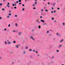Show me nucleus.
Segmentation results:
<instances>
[{
	"label": "nucleus",
	"mask_w": 65,
	"mask_h": 65,
	"mask_svg": "<svg viewBox=\"0 0 65 65\" xmlns=\"http://www.w3.org/2000/svg\"><path fill=\"white\" fill-rule=\"evenodd\" d=\"M16 8H17V7H14V9H16Z\"/></svg>",
	"instance_id": "a19ab883"
},
{
	"label": "nucleus",
	"mask_w": 65,
	"mask_h": 65,
	"mask_svg": "<svg viewBox=\"0 0 65 65\" xmlns=\"http://www.w3.org/2000/svg\"><path fill=\"white\" fill-rule=\"evenodd\" d=\"M36 4H37V2H36L35 3V5H36Z\"/></svg>",
	"instance_id": "cd10ccee"
},
{
	"label": "nucleus",
	"mask_w": 65,
	"mask_h": 65,
	"mask_svg": "<svg viewBox=\"0 0 65 65\" xmlns=\"http://www.w3.org/2000/svg\"><path fill=\"white\" fill-rule=\"evenodd\" d=\"M32 51V50L31 49H30L29 50V51Z\"/></svg>",
	"instance_id": "37998d69"
},
{
	"label": "nucleus",
	"mask_w": 65,
	"mask_h": 65,
	"mask_svg": "<svg viewBox=\"0 0 65 65\" xmlns=\"http://www.w3.org/2000/svg\"><path fill=\"white\" fill-rule=\"evenodd\" d=\"M35 50H34L33 51V52H35Z\"/></svg>",
	"instance_id": "774afa93"
},
{
	"label": "nucleus",
	"mask_w": 65,
	"mask_h": 65,
	"mask_svg": "<svg viewBox=\"0 0 65 65\" xmlns=\"http://www.w3.org/2000/svg\"><path fill=\"white\" fill-rule=\"evenodd\" d=\"M50 31H53V30H52V29H50Z\"/></svg>",
	"instance_id": "4c0bfd02"
},
{
	"label": "nucleus",
	"mask_w": 65,
	"mask_h": 65,
	"mask_svg": "<svg viewBox=\"0 0 65 65\" xmlns=\"http://www.w3.org/2000/svg\"><path fill=\"white\" fill-rule=\"evenodd\" d=\"M36 14L37 15H38V13H36Z\"/></svg>",
	"instance_id": "4d7b16f0"
},
{
	"label": "nucleus",
	"mask_w": 65,
	"mask_h": 65,
	"mask_svg": "<svg viewBox=\"0 0 65 65\" xmlns=\"http://www.w3.org/2000/svg\"><path fill=\"white\" fill-rule=\"evenodd\" d=\"M45 11H46V12H48V10L47 9L45 10Z\"/></svg>",
	"instance_id": "4468645a"
},
{
	"label": "nucleus",
	"mask_w": 65,
	"mask_h": 65,
	"mask_svg": "<svg viewBox=\"0 0 65 65\" xmlns=\"http://www.w3.org/2000/svg\"><path fill=\"white\" fill-rule=\"evenodd\" d=\"M41 11H42V12L43 11V9H42L41 10Z\"/></svg>",
	"instance_id": "412c9836"
},
{
	"label": "nucleus",
	"mask_w": 65,
	"mask_h": 65,
	"mask_svg": "<svg viewBox=\"0 0 65 65\" xmlns=\"http://www.w3.org/2000/svg\"><path fill=\"white\" fill-rule=\"evenodd\" d=\"M4 30H5V31H6V29H5Z\"/></svg>",
	"instance_id": "3c124183"
},
{
	"label": "nucleus",
	"mask_w": 65,
	"mask_h": 65,
	"mask_svg": "<svg viewBox=\"0 0 65 65\" xmlns=\"http://www.w3.org/2000/svg\"><path fill=\"white\" fill-rule=\"evenodd\" d=\"M50 48H52V46H50Z\"/></svg>",
	"instance_id": "2f4dec72"
},
{
	"label": "nucleus",
	"mask_w": 65,
	"mask_h": 65,
	"mask_svg": "<svg viewBox=\"0 0 65 65\" xmlns=\"http://www.w3.org/2000/svg\"><path fill=\"white\" fill-rule=\"evenodd\" d=\"M27 1H28V0H25V2H27Z\"/></svg>",
	"instance_id": "bf43d9fd"
},
{
	"label": "nucleus",
	"mask_w": 65,
	"mask_h": 65,
	"mask_svg": "<svg viewBox=\"0 0 65 65\" xmlns=\"http://www.w3.org/2000/svg\"><path fill=\"white\" fill-rule=\"evenodd\" d=\"M16 3H19V2L18 1H17L16 2Z\"/></svg>",
	"instance_id": "09e8293b"
},
{
	"label": "nucleus",
	"mask_w": 65,
	"mask_h": 65,
	"mask_svg": "<svg viewBox=\"0 0 65 65\" xmlns=\"http://www.w3.org/2000/svg\"><path fill=\"white\" fill-rule=\"evenodd\" d=\"M53 6H55V3H53V4L52 5Z\"/></svg>",
	"instance_id": "0eeeda50"
},
{
	"label": "nucleus",
	"mask_w": 65,
	"mask_h": 65,
	"mask_svg": "<svg viewBox=\"0 0 65 65\" xmlns=\"http://www.w3.org/2000/svg\"><path fill=\"white\" fill-rule=\"evenodd\" d=\"M23 43H24L25 42V40H23Z\"/></svg>",
	"instance_id": "58836bf2"
},
{
	"label": "nucleus",
	"mask_w": 65,
	"mask_h": 65,
	"mask_svg": "<svg viewBox=\"0 0 65 65\" xmlns=\"http://www.w3.org/2000/svg\"><path fill=\"white\" fill-rule=\"evenodd\" d=\"M52 20H54V18H52Z\"/></svg>",
	"instance_id": "bb28decb"
},
{
	"label": "nucleus",
	"mask_w": 65,
	"mask_h": 65,
	"mask_svg": "<svg viewBox=\"0 0 65 65\" xmlns=\"http://www.w3.org/2000/svg\"><path fill=\"white\" fill-rule=\"evenodd\" d=\"M19 4L20 5V4H22V3H19Z\"/></svg>",
	"instance_id": "49530a36"
},
{
	"label": "nucleus",
	"mask_w": 65,
	"mask_h": 65,
	"mask_svg": "<svg viewBox=\"0 0 65 65\" xmlns=\"http://www.w3.org/2000/svg\"><path fill=\"white\" fill-rule=\"evenodd\" d=\"M32 32H33L34 31V29H32Z\"/></svg>",
	"instance_id": "aec40b11"
},
{
	"label": "nucleus",
	"mask_w": 65,
	"mask_h": 65,
	"mask_svg": "<svg viewBox=\"0 0 65 65\" xmlns=\"http://www.w3.org/2000/svg\"><path fill=\"white\" fill-rule=\"evenodd\" d=\"M9 15H11V13H9Z\"/></svg>",
	"instance_id": "c9c22d12"
},
{
	"label": "nucleus",
	"mask_w": 65,
	"mask_h": 65,
	"mask_svg": "<svg viewBox=\"0 0 65 65\" xmlns=\"http://www.w3.org/2000/svg\"><path fill=\"white\" fill-rule=\"evenodd\" d=\"M13 7H11V9H13Z\"/></svg>",
	"instance_id": "a878e982"
},
{
	"label": "nucleus",
	"mask_w": 65,
	"mask_h": 65,
	"mask_svg": "<svg viewBox=\"0 0 65 65\" xmlns=\"http://www.w3.org/2000/svg\"><path fill=\"white\" fill-rule=\"evenodd\" d=\"M40 18H41H41H42V16L40 17Z\"/></svg>",
	"instance_id": "052dcab7"
},
{
	"label": "nucleus",
	"mask_w": 65,
	"mask_h": 65,
	"mask_svg": "<svg viewBox=\"0 0 65 65\" xmlns=\"http://www.w3.org/2000/svg\"><path fill=\"white\" fill-rule=\"evenodd\" d=\"M21 49H24V48L23 47H21Z\"/></svg>",
	"instance_id": "72a5a7b5"
},
{
	"label": "nucleus",
	"mask_w": 65,
	"mask_h": 65,
	"mask_svg": "<svg viewBox=\"0 0 65 65\" xmlns=\"http://www.w3.org/2000/svg\"><path fill=\"white\" fill-rule=\"evenodd\" d=\"M5 0H4L3 1V2H5Z\"/></svg>",
	"instance_id": "338daca9"
},
{
	"label": "nucleus",
	"mask_w": 65,
	"mask_h": 65,
	"mask_svg": "<svg viewBox=\"0 0 65 65\" xmlns=\"http://www.w3.org/2000/svg\"><path fill=\"white\" fill-rule=\"evenodd\" d=\"M38 27H39V29H40V28H41V27L40 26V25Z\"/></svg>",
	"instance_id": "f8f14e48"
},
{
	"label": "nucleus",
	"mask_w": 65,
	"mask_h": 65,
	"mask_svg": "<svg viewBox=\"0 0 65 65\" xmlns=\"http://www.w3.org/2000/svg\"><path fill=\"white\" fill-rule=\"evenodd\" d=\"M8 5H9V3H7Z\"/></svg>",
	"instance_id": "6e6d98bb"
},
{
	"label": "nucleus",
	"mask_w": 65,
	"mask_h": 65,
	"mask_svg": "<svg viewBox=\"0 0 65 65\" xmlns=\"http://www.w3.org/2000/svg\"><path fill=\"white\" fill-rule=\"evenodd\" d=\"M56 51H57V52H59V50H57Z\"/></svg>",
	"instance_id": "8fccbe9b"
},
{
	"label": "nucleus",
	"mask_w": 65,
	"mask_h": 65,
	"mask_svg": "<svg viewBox=\"0 0 65 65\" xmlns=\"http://www.w3.org/2000/svg\"><path fill=\"white\" fill-rule=\"evenodd\" d=\"M16 25V27H18V24H15Z\"/></svg>",
	"instance_id": "4be33fe9"
},
{
	"label": "nucleus",
	"mask_w": 65,
	"mask_h": 65,
	"mask_svg": "<svg viewBox=\"0 0 65 65\" xmlns=\"http://www.w3.org/2000/svg\"><path fill=\"white\" fill-rule=\"evenodd\" d=\"M47 4H48V5H50V3L49 2H48L47 3Z\"/></svg>",
	"instance_id": "7c9ffc66"
},
{
	"label": "nucleus",
	"mask_w": 65,
	"mask_h": 65,
	"mask_svg": "<svg viewBox=\"0 0 65 65\" xmlns=\"http://www.w3.org/2000/svg\"><path fill=\"white\" fill-rule=\"evenodd\" d=\"M36 53H38V52L37 51H36Z\"/></svg>",
	"instance_id": "5fc2aeb1"
},
{
	"label": "nucleus",
	"mask_w": 65,
	"mask_h": 65,
	"mask_svg": "<svg viewBox=\"0 0 65 65\" xmlns=\"http://www.w3.org/2000/svg\"><path fill=\"white\" fill-rule=\"evenodd\" d=\"M25 10V9L24 8H23L22 9V10H23V11H24Z\"/></svg>",
	"instance_id": "e433bc0d"
},
{
	"label": "nucleus",
	"mask_w": 65,
	"mask_h": 65,
	"mask_svg": "<svg viewBox=\"0 0 65 65\" xmlns=\"http://www.w3.org/2000/svg\"><path fill=\"white\" fill-rule=\"evenodd\" d=\"M5 44H7V42H6V41H5Z\"/></svg>",
	"instance_id": "9b49d317"
},
{
	"label": "nucleus",
	"mask_w": 65,
	"mask_h": 65,
	"mask_svg": "<svg viewBox=\"0 0 65 65\" xmlns=\"http://www.w3.org/2000/svg\"><path fill=\"white\" fill-rule=\"evenodd\" d=\"M2 10H5V9H4L2 8Z\"/></svg>",
	"instance_id": "f704fd0d"
},
{
	"label": "nucleus",
	"mask_w": 65,
	"mask_h": 65,
	"mask_svg": "<svg viewBox=\"0 0 65 65\" xmlns=\"http://www.w3.org/2000/svg\"><path fill=\"white\" fill-rule=\"evenodd\" d=\"M15 17H18V15H15Z\"/></svg>",
	"instance_id": "b1692460"
},
{
	"label": "nucleus",
	"mask_w": 65,
	"mask_h": 65,
	"mask_svg": "<svg viewBox=\"0 0 65 65\" xmlns=\"http://www.w3.org/2000/svg\"><path fill=\"white\" fill-rule=\"evenodd\" d=\"M7 18H9V16L8 15V16H7Z\"/></svg>",
	"instance_id": "473e14b6"
},
{
	"label": "nucleus",
	"mask_w": 65,
	"mask_h": 65,
	"mask_svg": "<svg viewBox=\"0 0 65 65\" xmlns=\"http://www.w3.org/2000/svg\"><path fill=\"white\" fill-rule=\"evenodd\" d=\"M65 23H63L62 24V25H63V26H65Z\"/></svg>",
	"instance_id": "dca6fc26"
},
{
	"label": "nucleus",
	"mask_w": 65,
	"mask_h": 65,
	"mask_svg": "<svg viewBox=\"0 0 65 65\" xmlns=\"http://www.w3.org/2000/svg\"><path fill=\"white\" fill-rule=\"evenodd\" d=\"M33 9H36V8H35V7H34V8H33Z\"/></svg>",
	"instance_id": "603ef678"
},
{
	"label": "nucleus",
	"mask_w": 65,
	"mask_h": 65,
	"mask_svg": "<svg viewBox=\"0 0 65 65\" xmlns=\"http://www.w3.org/2000/svg\"><path fill=\"white\" fill-rule=\"evenodd\" d=\"M47 25V23H45L43 24V25Z\"/></svg>",
	"instance_id": "423d86ee"
},
{
	"label": "nucleus",
	"mask_w": 65,
	"mask_h": 65,
	"mask_svg": "<svg viewBox=\"0 0 65 65\" xmlns=\"http://www.w3.org/2000/svg\"><path fill=\"white\" fill-rule=\"evenodd\" d=\"M62 46V45H59L58 46V47L59 48H60Z\"/></svg>",
	"instance_id": "f03ea898"
},
{
	"label": "nucleus",
	"mask_w": 65,
	"mask_h": 65,
	"mask_svg": "<svg viewBox=\"0 0 65 65\" xmlns=\"http://www.w3.org/2000/svg\"><path fill=\"white\" fill-rule=\"evenodd\" d=\"M25 53H26V51H23V53L24 54H25Z\"/></svg>",
	"instance_id": "2eb2a0df"
},
{
	"label": "nucleus",
	"mask_w": 65,
	"mask_h": 65,
	"mask_svg": "<svg viewBox=\"0 0 65 65\" xmlns=\"http://www.w3.org/2000/svg\"><path fill=\"white\" fill-rule=\"evenodd\" d=\"M36 21L37 22L38 24H40V22L39 21H38V20H36Z\"/></svg>",
	"instance_id": "7ed1b4c3"
},
{
	"label": "nucleus",
	"mask_w": 65,
	"mask_h": 65,
	"mask_svg": "<svg viewBox=\"0 0 65 65\" xmlns=\"http://www.w3.org/2000/svg\"><path fill=\"white\" fill-rule=\"evenodd\" d=\"M30 39H31L32 40H33V41H35V39H34V38L32 36H31L30 37Z\"/></svg>",
	"instance_id": "f257e3e1"
},
{
	"label": "nucleus",
	"mask_w": 65,
	"mask_h": 65,
	"mask_svg": "<svg viewBox=\"0 0 65 65\" xmlns=\"http://www.w3.org/2000/svg\"><path fill=\"white\" fill-rule=\"evenodd\" d=\"M57 35H58V36H60V34H58V33H57L56 34Z\"/></svg>",
	"instance_id": "39448f33"
},
{
	"label": "nucleus",
	"mask_w": 65,
	"mask_h": 65,
	"mask_svg": "<svg viewBox=\"0 0 65 65\" xmlns=\"http://www.w3.org/2000/svg\"><path fill=\"white\" fill-rule=\"evenodd\" d=\"M11 43V42H8V44H10Z\"/></svg>",
	"instance_id": "5701e85b"
},
{
	"label": "nucleus",
	"mask_w": 65,
	"mask_h": 65,
	"mask_svg": "<svg viewBox=\"0 0 65 65\" xmlns=\"http://www.w3.org/2000/svg\"><path fill=\"white\" fill-rule=\"evenodd\" d=\"M19 2H21V1H21V0H19Z\"/></svg>",
	"instance_id": "6ab92c4d"
},
{
	"label": "nucleus",
	"mask_w": 65,
	"mask_h": 65,
	"mask_svg": "<svg viewBox=\"0 0 65 65\" xmlns=\"http://www.w3.org/2000/svg\"><path fill=\"white\" fill-rule=\"evenodd\" d=\"M25 48L26 50H27V49H28V47H25Z\"/></svg>",
	"instance_id": "1a4fd4ad"
},
{
	"label": "nucleus",
	"mask_w": 65,
	"mask_h": 65,
	"mask_svg": "<svg viewBox=\"0 0 65 65\" xmlns=\"http://www.w3.org/2000/svg\"><path fill=\"white\" fill-rule=\"evenodd\" d=\"M7 6L8 7H9V6H8V5H7Z\"/></svg>",
	"instance_id": "69168bd1"
},
{
	"label": "nucleus",
	"mask_w": 65,
	"mask_h": 65,
	"mask_svg": "<svg viewBox=\"0 0 65 65\" xmlns=\"http://www.w3.org/2000/svg\"><path fill=\"white\" fill-rule=\"evenodd\" d=\"M2 59V57L1 56H0V59Z\"/></svg>",
	"instance_id": "79ce46f5"
},
{
	"label": "nucleus",
	"mask_w": 65,
	"mask_h": 65,
	"mask_svg": "<svg viewBox=\"0 0 65 65\" xmlns=\"http://www.w3.org/2000/svg\"><path fill=\"white\" fill-rule=\"evenodd\" d=\"M0 19H1V20H2V18H1V17H0Z\"/></svg>",
	"instance_id": "680f3d73"
},
{
	"label": "nucleus",
	"mask_w": 65,
	"mask_h": 65,
	"mask_svg": "<svg viewBox=\"0 0 65 65\" xmlns=\"http://www.w3.org/2000/svg\"><path fill=\"white\" fill-rule=\"evenodd\" d=\"M54 23H56V22H57V21H56V20L54 21Z\"/></svg>",
	"instance_id": "c03bdc74"
},
{
	"label": "nucleus",
	"mask_w": 65,
	"mask_h": 65,
	"mask_svg": "<svg viewBox=\"0 0 65 65\" xmlns=\"http://www.w3.org/2000/svg\"><path fill=\"white\" fill-rule=\"evenodd\" d=\"M63 41V39H62L60 41V42H62V41Z\"/></svg>",
	"instance_id": "9d476101"
},
{
	"label": "nucleus",
	"mask_w": 65,
	"mask_h": 65,
	"mask_svg": "<svg viewBox=\"0 0 65 65\" xmlns=\"http://www.w3.org/2000/svg\"><path fill=\"white\" fill-rule=\"evenodd\" d=\"M8 27H10V24H9L8 25Z\"/></svg>",
	"instance_id": "a18cd8bd"
},
{
	"label": "nucleus",
	"mask_w": 65,
	"mask_h": 65,
	"mask_svg": "<svg viewBox=\"0 0 65 65\" xmlns=\"http://www.w3.org/2000/svg\"><path fill=\"white\" fill-rule=\"evenodd\" d=\"M9 12H11V10H9Z\"/></svg>",
	"instance_id": "e2e57ef3"
},
{
	"label": "nucleus",
	"mask_w": 65,
	"mask_h": 65,
	"mask_svg": "<svg viewBox=\"0 0 65 65\" xmlns=\"http://www.w3.org/2000/svg\"><path fill=\"white\" fill-rule=\"evenodd\" d=\"M22 6H25V5H24L23 4H22Z\"/></svg>",
	"instance_id": "de8ad7c7"
},
{
	"label": "nucleus",
	"mask_w": 65,
	"mask_h": 65,
	"mask_svg": "<svg viewBox=\"0 0 65 65\" xmlns=\"http://www.w3.org/2000/svg\"><path fill=\"white\" fill-rule=\"evenodd\" d=\"M55 39H56V38H54L53 39V40L54 41H55Z\"/></svg>",
	"instance_id": "f3484780"
},
{
	"label": "nucleus",
	"mask_w": 65,
	"mask_h": 65,
	"mask_svg": "<svg viewBox=\"0 0 65 65\" xmlns=\"http://www.w3.org/2000/svg\"><path fill=\"white\" fill-rule=\"evenodd\" d=\"M37 56H38V57H39V56H40V55L39 54H38L37 55Z\"/></svg>",
	"instance_id": "c756f323"
},
{
	"label": "nucleus",
	"mask_w": 65,
	"mask_h": 65,
	"mask_svg": "<svg viewBox=\"0 0 65 65\" xmlns=\"http://www.w3.org/2000/svg\"><path fill=\"white\" fill-rule=\"evenodd\" d=\"M54 12L55 13H56V11H54Z\"/></svg>",
	"instance_id": "0e129e2a"
},
{
	"label": "nucleus",
	"mask_w": 65,
	"mask_h": 65,
	"mask_svg": "<svg viewBox=\"0 0 65 65\" xmlns=\"http://www.w3.org/2000/svg\"><path fill=\"white\" fill-rule=\"evenodd\" d=\"M12 6H14V4H13L12 5Z\"/></svg>",
	"instance_id": "864d4df0"
},
{
	"label": "nucleus",
	"mask_w": 65,
	"mask_h": 65,
	"mask_svg": "<svg viewBox=\"0 0 65 65\" xmlns=\"http://www.w3.org/2000/svg\"><path fill=\"white\" fill-rule=\"evenodd\" d=\"M16 47L17 48H19V46H18V45H17L16 46Z\"/></svg>",
	"instance_id": "ddd939ff"
},
{
	"label": "nucleus",
	"mask_w": 65,
	"mask_h": 65,
	"mask_svg": "<svg viewBox=\"0 0 65 65\" xmlns=\"http://www.w3.org/2000/svg\"><path fill=\"white\" fill-rule=\"evenodd\" d=\"M0 5H1V6H2V3H0Z\"/></svg>",
	"instance_id": "ea45409f"
},
{
	"label": "nucleus",
	"mask_w": 65,
	"mask_h": 65,
	"mask_svg": "<svg viewBox=\"0 0 65 65\" xmlns=\"http://www.w3.org/2000/svg\"><path fill=\"white\" fill-rule=\"evenodd\" d=\"M55 57L54 56H53L52 58V59H54V58Z\"/></svg>",
	"instance_id": "c85d7f7f"
},
{
	"label": "nucleus",
	"mask_w": 65,
	"mask_h": 65,
	"mask_svg": "<svg viewBox=\"0 0 65 65\" xmlns=\"http://www.w3.org/2000/svg\"><path fill=\"white\" fill-rule=\"evenodd\" d=\"M57 9L58 10L60 9V8H57Z\"/></svg>",
	"instance_id": "13d9d810"
},
{
	"label": "nucleus",
	"mask_w": 65,
	"mask_h": 65,
	"mask_svg": "<svg viewBox=\"0 0 65 65\" xmlns=\"http://www.w3.org/2000/svg\"><path fill=\"white\" fill-rule=\"evenodd\" d=\"M47 33H49V31L48 30L46 32Z\"/></svg>",
	"instance_id": "a211bd4d"
},
{
	"label": "nucleus",
	"mask_w": 65,
	"mask_h": 65,
	"mask_svg": "<svg viewBox=\"0 0 65 65\" xmlns=\"http://www.w3.org/2000/svg\"><path fill=\"white\" fill-rule=\"evenodd\" d=\"M41 22H42V23H44V21L42 20H40Z\"/></svg>",
	"instance_id": "20e7f679"
},
{
	"label": "nucleus",
	"mask_w": 65,
	"mask_h": 65,
	"mask_svg": "<svg viewBox=\"0 0 65 65\" xmlns=\"http://www.w3.org/2000/svg\"><path fill=\"white\" fill-rule=\"evenodd\" d=\"M13 43H16V41H13Z\"/></svg>",
	"instance_id": "6e6552de"
},
{
	"label": "nucleus",
	"mask_w": 65,
	"mask_h": 65,
	"mask_svg": "<svg viewBox=\"0 0 65 65\" xmlns=\"http://www.w3.org/2000/svg\"><path fill=\"white\" fill-rule=\"evenodd\" d=\"M20 34H21V32L19 33V35H20Z\"/></svg>",
	"instance_id": "393cba45"
}]
</instances>
